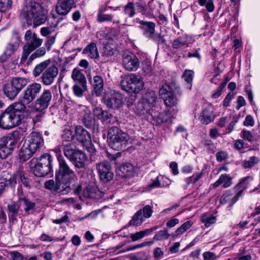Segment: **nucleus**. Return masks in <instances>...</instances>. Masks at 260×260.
Listing matches in <instances>:
<instances>
[{
	"instance_id": "43",
	"label": "nucleus",
	"mask_w": 260,
	"mask_h": 260,
	"mask_svg": "<svg viewBox=\"0 0 260 260\" xmlns=\"http://www.w3.org/2000/svg\"><path fill=\"white\" fill-rule=\"evenodd\" d=\"M164 101L165 104L170 107L176 106L178 102V99L174 92L164 99Z\"/></svg>"
},
{
	"instance_id": "2",
	"label": "nucleus",
	"mask_w": 260,
	"mask_h": 260,
	"mask_svg": "<svg viewBox=\"0 0 260 260\" xmlns=\"http://www.w3.org/2000/svg\"><path fill=\"white\" fill-rule=\"evenodd\" d=\"M55 153L59 162V168L55 173V181L49 180L45 183L46 189L56 192L63 191L65 185V161L63 159L62 154L65 155V145H59L55 149Z\"/></svg>"
},
{
	"instance_id": "41",
	"label": "nucleus",
	"mask_w": 260,
	"mask_h": 260,
	"mask_svg": "<svg viewBox=\"0 0 260 260\" xmlns=\"http://www.w3.org/2000/svg\"><path fill=\"white\" fill-rule=\"evenodd\" d=\"M173 92L172 87L167 84H162L159 90V94L163 100Z\"/></svg>"
},
{
	"instance_id": "21",
	"label": "nucleus",
	"mask_w": 260,
	"mask_h": 260,
	"mask_svg": "<svg viewBox=\"0 0 260 260\" xmlns=\"http://www.w3.org/2000/svg\"><path fill=\"white\" fill-rule=\"evenodd\" d=\"M241 196V191L237 192L234 194L232 191L229 190L226 191L221 197L220 202L222 204H228L229 207L232 206Z\"/></svg>"
},
{
	"instance_id": "22",
	"label": "nucleus",
	"mask_w": 260,
	"mask_h": 260,
	"mask_svg": "<svg viewBox=\"0 0 260 260\" xmlns=\"http://www.w3.org/2000/svg\"><path fill=\"white\" fill-rule=\"evenodd\" d=\"M88 79L93 88V92L96 95L99 96L102 95L104 90V81L102 77L96 75L92 78L90 75Z\"/></svg>"
},
{
	"instance_id": "26",
	"label": "nucleus",
	"mask_w": 260,
	"mask_h": 260,
	"mask_svg": "<svg viewBox=\"0 0 260 260\" xmlns=\"http://www.w3.org/2000/svg\"><path fill=\"white\" fill-rule=\"evenodd\" d=\"M18 45L17 43H9L6 47L4 53L0 56V63H3L8 61L10 56L17 50Z\"/></svg>"
},
{
	"instance_id": "52",
	"label": "nucleus",
	"mask_w": 260,
	"mask_h": 260,
	"mask_svg": "<svg viewBox=\"0 0 260 260\" xmlns=\"http://www.w3.org/2000/svg\"><path fill=\"white\" fill-rule=\"evenodd\" d=\"M258 162V158L255 156H252L249 159L245 161L243 166L244 168H248L253 167Z\"/></svg>"
},
{
	"instance_id": "51",
	"label": "nucleus",
	"mask_w": 260,
	"mask_h": 260,
	"mask_svg": "<svg viewBox=\"0 0 260 260\" xmlns=\"http://www.w3.org/2000/svg\"><path fill=\"white\" fill-rule=\"evenodd\" d=\"M56 11L59 15L65 14V0H58L56 6Z\"/></svg>"
},
{
	"instance_id": "58",
	"label": "nucleus",
	"mask_w": 260,
	"mask_h": 260,
	"mask_svg": "<svg viewBox=\"0 0 260 260\" xmlns=\"http://www.w3.org/2000/svg\"><path fill=\"white\" fill-rule=\"evenodd\" d=\"M150 39L152 40L158 44H163L166 43V40L164 36H162L161 34L155 33Z\"/></svg>"
},
{
	"instance_id": "29",
	"label": "nucleus",
	"mask_w": 260,
	"mask_h": 260,
	"mask_svg": "<svg viewBox=\"0 0 260 260\" xmlns=\"http://www.w3.org/2000/svg\"><path fill=\"white\" fill-rule=\"evenodd\" d=\"M233 184L232 178L226 174H221L218 179L213 184L214 187H217L222 184L224 188H228Z\"/></svg>"
},
{
	"instance_id": "5",
	"label": "nucleus",
	"mask_w": 260,
	"mask_h": 260,
	"mask_svg": "<svg viewBox=\"0 0 260 260\" xmlns=\"http://www.w3.org/2000/svg\"><path fill=\"white\" fill-rule=\"evenodd\" d=\"M50 63V60H46L37 65L33 71V74L36 77L43 73L42 81L46 85H51L58 73V69L54 65L47 68Z\"/></svg>"
},
{
	"instance_id": "19",
	"label": "nucleus",
	"mask_w": 260,
	"mask_h": 260,
	"mask_svg": "<svg viewBox=\"0 0 260 260\" xmlns=\"http://www.w3.org/2000/svg\"><path fill=\"white\" fill-rule=\"evenodd\" d=\"M52 99V94L50 90H45L40 97L35 102V108L36 111H41L46 109Z\"/></svg>"
},
{
	"instance_id": "45",
	"label": "nucleus",
	"mask_w": 260,
	"mask_h": 260,
	"mask_svg": "<svg viewBox=\"0 0 260 260\" xmlns=\"http://www.w3.org/2000/svg\"><path fill=\"white\" fill-rule=\"evenodd\" d=\"M170 235L168 233V230L165 229L157 232L153 237V240L156 241L166 240L169 239Z\"/></svg>"
},
{
	"instance_id": "17",
	"label": "nucleus",
	"mask_w": 260,
	"mask_h": 260,
	"mask_svg": "<svg viewBox=\"0 0 260 260\" xmlns=\"http://www.w3.org/2000/svg\"><path fill=\"white\" fill-rule=\"evenodd\" d=\"M25 143L36 152L40 151L44 144L42 135L36 132H32L25 140Z\"/></svg>"
},
{
	"instance_id": "49",
	"label": "nucleus",
	"mask_w": 260,
	"mask_h": 260,
	"mask_svg": "<svg viewBox=\"0 0 260 260\" xmlns=\"http://www.w3.org/2000/svg\"><path fill=\"white\" fill-rule=\"evenodd\" d=\"M12 0H0V11L6 12L12 8Z\"/></svg>"
},
{
	"instance_id": "42",
	"label": "nucleus",
	"mask_w": 260,
	"mask_h": 260,
	"mask_svg": "<svg viewBox=\"0 0 260 260\" xmlns=\"http://www.w3.org/2000/svg\"><path fill=\"white\" fill-rule=\"evenodd\" d=\"M84 125L88 128H92L94 125V120L89 111H86L82 119Z\"/></svg>"
},
{
	"instance_id": "59",
	"label": "nucleus",
	"mask_w": 260,
	"mask_h": 260,
	"mask_svg": "<svg viewBox=\"0 0 260 260\" xmlns=\"http://www.w3.org/2000/svg\"><path fill=\"white\" fill-rule=\"evenodd\" d=\"M73 89L75 95L80 98L83 96V91L86 90H84L80 85V86L75 85L73 86Z\"/></svg>"
},
{
	"instance_id": "28",
	"label": "nucleus",
	"mask_w": 260,
	"mask_h": 260,
	"mask_svg": "<svg viewBox=\"0 0 260 260\" xmlns=\"http://www.w3.org/2000/svg\"><path fill=\"white\" fill-rule=\"evenodd\" d=\"M118 174L122 177H131L133 176L134 169L130 163H125L120 166Z\"/></svg>"
},
{
	"instance_id": "23",
	"label": "nucleus",
	"mask_w": 260,
	"mask_h": 260,
	"mask_svg": "<svg viewBox=\"0 0 260 260\" xmlns=\"http://www.w3.org/2000/svg\"><path fill=\"white\" fill-rule=\"evenodd\" d=\"M139 27L143 30V35L150 39L155 34V24L151 21H141Z\"/></svg>"
},
{
	"instance_id": "4",
	"label": "nucleus",
	"mask_w": 260,
	"mask_h": 260,
	"mask_svg": "<svg viewBox=\"0 0 260 260\" xmlns=\"http://www.w3.org/2000/svg\"><path fill=\"white\" fill-rule=\"evenodd\" d=\"M52 158L51 155L45 153L39 159H32L30 161V167L35 176L44 177L49 174H52Z\"/></svg>"
},
{
	"instance_id": "33",
	"label": "nucleus",
	"mask_w": 260,
	"mask_h": 260,
	"mask_svg": "<svg viewBox=\"0 0 260 260\" xmlns=\"http://www.w3.org/2000/svg\"><path fill=\"white\" fill-rule=\"evenodd\" d=\"M72 78L77 80L84 90H87L86 80L84 76L77 69H74L72 73Z\"/></svg>"
},
{
	"instance_id": "14",
	"label": "nucleus",
	"mask_w": 260,
	"mask_h": 260,
	"mask_svg": "<svg viewBox=\"0 0 260 260\" xmlns=\"http://www.w3.org/2000/svg\"><path fill=\"white\" fill-rule=\"evenodd\" d=\"M96 169L101 180L105 182L111 180L113 177L111 165L107 161L96 164Z\"/></svg>"
},
{
	"instance_id": "31",
	"label": "nucleus",
	"mask_w": 260,
	"mask_h": 260,
	"mask_svg": "<svg viewBox=\"0 0 260 260\" xmlns=\"http://www.w3.org/2000/svg\"><path fill=\"white\" fill-rule=\"evenodd\" d=\"M8 210L9 211V217L10 222H13L16 219V217L18 215L20 205L13 202L8 204Z\"/></svg>"
},
{
	"instance_id": "46",
	"label": "nucleus",
	"mask_w": 260,
	"mask_h": 260,
	"mask_svg": "<svg viewBox=\"0 0 260 260\" xmlns=\"http://www.w3.org/2000/svg\"><path fill=\"white\" fill-rule=\"evenodd\" d=\"M192 225L191 221H187L184 222L181 226L177 229L175 232V235L177 236H180L183 234L186 230L189 229Z\"/></svg>"
},
{
	"instance_id": "63",
	"label": "nucleus",
	"mask_w": 260,
	"mask_h": 260,
	"mask_svg": "<svg viewBox=\"0 0 260 260\" xmlns=\"http://www.w3.org/2000/svg\"><path fill=\"white\" fill-rule=\"evenodd\" d=\"M151 63L149 61H145L142 63V70L146 74L149 73L151 71Z\"/></svg>"
},
{
	"instance_id": "6",
	"label": "nucleus",
	"mask_w": 260,
	"mask_h": 260,
	"mask_svg": "<svg viewBox=\"0 0 260 260\" xmlns=\"http://www.w3.org/2000/svg\"><path fill=\"white\" fill-rule=\"evenodd\" d=\"M129 140L128 135L117 126L110 127L108 133L109 145L116 150L125 148L126 142Z\"/></svg>"
},
{
	"instance_id": "34",
	"label": "nucleus",
	"mask_w": 260,
	"mask_h": 260,
	"mask_svg": "<svg viewBox=\"0 0 260 260\" xmlns=\"http://www.w3.org/2000/svg\"><path fill=\"white\" fill-rule=\"evenodd\" d=\"M214 118L212 112L207 109L203 110L200 116L201 122L204 124H208L213 121Z\"/></svg>"
},
{
	"instance_id": "56",
	"label": "nucleus",
	"mask_w": 260,
	"mask_h": 260,
	"mask_svg": "<svg viewBox=\"0 0 260 260\" xmlns=\"http://www.w3.org/2000/svg\"><path fill=\"white\" fill-rule=\"evenodd\" d=\"M112 19L113 16L110 14H104L100 13L98 15V21L99 22L111 21Z\"/></svg>"
},
{
	"instance_id": "27",
	"label": "nucleus",
	"mask_w": 260,
	"mask_h": 260,
	"mask_svg": "<svg viewBox=\"0 0 260 260\" xmlns=\"http://www.w3.org/2000/svg\"><path fill=\"white\" fill-rule=\"evenodd\" d=\"M84 196L92 199H99L102 198L101 192L95 186L88 185L83 191Z\"/></svg>"
},
{
	"instance_id": "10",
	"label": "nucleus",
	"mask_w": 260,
	"mask_h": 260,
	"mask_svg": "<svg viewBox=\"0 0 260 260\" xmlns=\"http://www.w3.org/2000/svg\"><path fill=\"white\" fill-rule=\"evenodd\" d=\"M157 97L155 92L150 91L146 93L145 102L139 103L137 106V112L140 115H144L150 112V108L155 107Z\"/></svg>"
},
{
	"instance_id": "9",
	"label": "nucleus",
	"mask_w": 260,
	"mask_h": 260,
	"mask_svg": "<svg viewBox=\"0 0 260 260\" xmlns=\"http://www.w3.org/2000/svg\"><path fill=\"white\" fill-rule=\"evenodd\" d=\"M66 157L78 168H84L88 159L84 152L71 147L69 144H66Z\"/></svg>"
},
{
	"instance_id": "7",
	"label": "nucleus",
	"mask_w": 260,
	"mask_h": 260,
	"mask_svg": "<svg viewBox=\"0 0 260 260\" xmlns=\"http://www.w3.org/2000/svg\"><path fill=\"white\" fill-rule=\"evenodd\" d=\"M121 85L122 89L127 92L137 94L143 89L144 83L140 76L130 74L121 80Z\"/></svg>"
},
{
	"instance_id": "8",
	"label": "nucleus",
	"mask_w": 260,
	"mask_h": 260,
	"mask_svg": "<svg viewBox=\"0 0 260 260\" xmlns=\"http://www.w3.org/2000/svg\"><path fill=\"white\" fill-rule=\"evenodd\" d=\"M27 83V79L25 78H13L10 81L4 85V93L10 100H14Z\"/></svg>"
},
{
	"instance_id": "15",
	"label": "nucleus",
	"mask_w": 260,
	"mask_h": 260,
	"mask_svg": "<svg viewBox=\"0 0 260 260\" xmlns=\"http://www.w3.org/2000/svg\"><path fill=\"white\" fill-rule=\"evenodd\" d=\"M104 103L108 108L117 109L122 107L123 104L122 95L114 91L110 95L105 96Z\"/></svg>"
},
{
	"instance_id": "48",
	"label": "nucleus",
	"mask_w": 260,
	"mask_h": 260,
	"mask_svg": "<svg viewBox=\"0 0 260 260\" xmlns=\"http://www.w3.org/2000/svg\"><path fill=\"white\" fill-rule=\"evenodd\" d=\"M19 201L23 202V205L25 206L24 211L26 213H28L29 210L33 209L35 207V203L30 202L25 198H19Z\"/></svg>"
},
{
	"instance_id": "47",
	"label": "nucleus",
	"mask_w": 260,
	"mask_h": 260,
	"mask_svg": "<svg viewBox=\"0 0 260 260\" xmlns=\"http://www.w3.org/2000/svg\"><path fill=\"white\" fill-rule=\"evenodd\" d=\"M16 184V178L14 176L11 177L9 180L6 181L5 182H0V196L5 189L6 187L10 185L11 187L14 186Z\"/></svg>"
},
{
	"instance_id": "18",
	"label": "nucleus",
	"mask_w": 260,
	"mask_h": 260,
	"mask_svg": "<svg viewBox=\"0 0 260 260\" xmlns=\"http://www.w3.org/2000/svg\"><path fill=\"white\" fill-rule=\"evenodd\" d=\"M122 66L128 71H136L139 67L140 61L134 54L124 55L122 59Z\"/></svg>"
},
{
	"instance_id": "16",
	"label": "nucleus",
	"mask_w": 260,
	"mask_h": 260,
	"mask_svg": "<svg viewBox=\"0 0 260 260\" xmlns=\"http://www.w3.org/2000/svg\"><path fill=\"white\" fill-rule=\"evenodd\" d=\"M42 43V40L38 38L37 35L34 34L31 40L28 41L23 46L21 62H24L27 59L29 54L40 46Z\"/></svg>"
},
{
	"instance_id": "20",
	"label": "nucleus",
	"mask_w": 260,
	"mask_h": 260,
	"mask_svg": "<svg viewBox=\"0 0 260 260\" xmlns=\"http://www.w3.org/2000/svg\"><path fill=\"white\" fill-rule=\"evenodd\" d=\"M94 115L99 119L109 124H115L117 122V118L113 116L106 110H103L100 107H96L93 111Z\"/></svg>"
},
{
	"instance_id": "40",
	"label": "nucleus",
	"mask_w": 260,
	"mask_h": 260,
	"mask_svg": "<svg viewBox=\"0 0 260 260\" xmlns=\"http://www.w3.org/2000/svg\"><path fill=\"white\" fill-rule=\"evenodd\" d=\"M252 180V178L250 177H246L241 181L234 188V189L238 191V192L241 191V194L243 191L246 189L248 185L249 182Z\"/></svg>"
},
{
	"instance_id": "50",
	"label": "nucleus",
	"mask_w": 260,
	"mask_h": 260,
	"mask_svg": "<svg viewBox=\"0 0 260 260\" xmlns=\"http://www.w3.org/2000/svg\"><path fill=\"white\" fill-rule=\"evenodd\" d=\"M124 13L129 17H133L135 14L134 2H129L124 7Z\"/></svg>"
},
{
	"instance_id": "38",
	"label": "nucleus",
	"mask_w": 260,
	"mask_h": 260,
	"mask_svg": "<svg viewBox=\"0 0 260 260\" xmlns=\"http://www.w3.org/2000/svg\"><path fill=\"white\" fill-rule=\"evenodd\" d=\"M144 220L142 215V210H140L134 214L128 224L129 225L138 226L141 225Z\"/></svg>"
},
{
	"instance_id": "36",
	"label": "nucleus",
	"mask_w": 260,
	"mask_h": 260,
	"mask_svg": "<svg viewBox=\"0 0 260 260\" xmlns=\"http://www.w3.org/2000/svg\"><path fill=\"white\" fill-rule=\"evenodd\" d=\"M4 141L2 139H0V157L2 159H5L13 151V150H10V146L8 144H3Z\"/></svg>"
},
{
	"instance_id": "64",
	"label": "nucleus",
	"mask_w": 260,
	"mask_h": 260,
	"mask_svg": "<svg viewBox=\"0 0 260 260\" xmlns=\"http://www.w3.org/2000/svg\"><path fill=\"white\" fill-rule=\"evenodd\" d=\"M204 260H214L216 259V255L214 252L210 251L205 252L203 254Z\"/></svg>"
},
{
	"instance_id": "44",
	"label": "nucleus",
	"mask_w": 260,
	"mask_h": 260,
	"mask_svg": "<svg viewBox=\"0 0 260 260\" xmlns=\"http://www.w3.org/2000/svg\"><path fill=\"white\" fill-rule=\"evenodd\" d=\"M168 182L166 183V184L164 183H161L160 182L159 177L157 176L155 179L152 180L151 182L149 184L148 186V189L151 190L153 188L156 187H164L166 186L169 185L170 184V181L169 180H167Z\"/></svg>"
},
{
	"instance_id": "24",
	"label": "nucleus",
	"mask_w": 260,
	"mask_h": 260,
	"mask_svg": "<svg viewBox=\"0 0 260 260\" xmlns=\"http://www.w3.org/2000/svg\"><path fill=\"white\" fill-rule=\"evenodd\" d=\"M19 138V133L17 131H14L7 136L3 137L2 139L4 141V144H8V146H10V150H14L16 147Z\"/></svg>"
},
{
	"instance_id": "13",
	"label": "nucleus",
	"mask_w": 260,
	"mask_h": 260,
	"mask_svg": "<svg viewBox=\"0 0 260 260\" xmlns=\"http://www.w3.org/2000/svg\"><path fill=\"white\" fill-rule=\"evenodd\" d=\"M66 192L73 191L75 194L80 193L81 186L77 183V177L66 165Z\"/></svg>"
},
{
	"instance_id": "30",
	"label": "nucleus",
	"mask_w": 260,
	"mask_h": 260,
	"mask_svg": "<svg viewBox=\"0 0 260 260\" xmlns=\"http://www.w3.org/2000/svg\"><path fill=\"white\" fill-rule=\"evenodd\" d=\"M83 53L91 58H96L99 56L96 45L91 43L83 50Z\"/></svg>"
},
{
	"instance_id": "25",
	"label": "nucleus",
	"mask_w": 260,
	"mask_h": 260,
	"mask_svg": "<svg viewBox=\"0 0 260 260\" xmlns=\"http://www.w3.org/2000/svg\"><path fill=\"white\" fill-rule=\"evenodd\" d=\"M36 152H37L24 142L19 151V158L21 161L24 162L29 159Z\"/></svg>"
},
{
	"instance_id": "37",
	"label": "nucleus",
	"mask_w": 260,
	"mask_h": 260,
	"mask_svg": "<svg viewBox=\"0 0 260 260\" xmlns=\"http://www.w3.org/2000/svg\"><path fill=\"white\" fill-rule=\"evenodd\" d=\"M182 77L185 82L186 88L191 90L193 77V72L191 70H186L183 73Z\"/></svg>"
},
{
	"instance_id": "55",
	"label": "nucleus",
	"mask_w": 260,
	"mask_h": 260,
	"mask_svg": "<svg viewBox=\"0 0 260 260\" xmlns=\"http://www.w3.org/2000/svg\"><path fill=\"white\" fill-rule=\"evenodd\" d=\"M114 52V49L109 45H106L103 47V55L105 56L108 57L113 55Z\"/></svg>"
},
{
	"instance_id": "60",
	"label": "nucleus",
	"mask_w": 260,
	"mask_h": 260,
	"mask_svg": "<svg viewBox=\"0 0 260 260\" xmlns=\"http://www.w3.org/2000/svg\"><path fill=\"white\" fill-rule=\"evenodd\" d=\"M146 232V231H140L139 232H137L135 234H132L131 238H132L133 241H137L143 238L145 236Z\"/></svg>"
},
{
	"instance_id": "57",
	"label": "nucleus",
	"mask_w": 260,
	"mask_h": 260,
	"mask_svg": "<svg viewBox=\"0 0 260 260\" xmlns=\"http://www.w3.org/2000/svg\"><path fill=\"white\" fill-rule=\"evenodd\" d=\"M153 213L152 207L150 205H146L143 209V216L144 218H149Z\"/></svg>"
},
{
	"instance_id": "61",
	"label": "nucleus",
	"mask_w": 260,
	"mask_h": 260,
	"mask_svg": "<svg viewBox=\"0 0 260 260\" xmlns=\"http://www.w3.org/2000/svg\"><path fill=\"white\" fill-rule=\"evenodd\" d=\"M10 255L13 260H26L25 256H24L21 253L18 251L10 252Z\"/></svg>"
},
{
	"instance_id": "1",
	"label": "nucleus",
	"mask_w": 260,
	"mask_h": 260,
	"mask_svg": "<svg viewBox=\"0 0 260 260\" xmlns=\"http://www.w3.org/2000/svg\"><path fill=\"white\" fill-rule=\"evenodd\" d=\"M26 118V106L15 102L1 113L0 127L11 129L24 122Z\"/></svg>"
},
{
	"instance_id": "11",
	"label": "nucleus",
	"mask_w": 260,
	"mask_h": 260,
	"mask_svg": "<svg viewBox=\"0 0 260 260\" xmlns=\"http://www.w3.org/2000/svg\"><path fill=\"white\" fill-rule=\"evenodd\" d=\"M42 86L40 84L33 83L29 85L23 93V96L21 102H18L23 106L30 104L39 94Z\"/></svg>"
},
{
	"instance_id": "32",
	"label": "nucleus",
	"mask_w": 260,
	"mask_h": 260,
	"mask_svg": "<svg viewBox=\"0 0 260 260\" xmlns=\"http://www.w3.org/2000/svg\"><path fill=\"white\" fill-rule=\"evenodd\" d=\"M188 37L187 35H183L175 39L172 43V48L175 49L183 48L188 47L187 42Z\"/></svg>"
},
{
	"instance_id": "39",
	"label": "nucleus",
	"mask_w": 260,
	"mask_h": 260,
	"mask_svg": "<svg viewBox=\"0 0 260 260\" xmlns=\"http://www.w3.org/2000/svg\"><path fill=\"white\" fill-rule=\"evenodd\" d=\"M62 19V17H59L56 20L54 19V22H52V25H50L49 26L43 27L41 29V34L43 36H47L50 34L52 32L54 31V28L57 26L58 24L59 20Z\"/></svg>"
},
{
	"instance_id": "35",
	"label": "nucleus",
	"mask_w": 260,
	"mask_h": 260,
	"mask_svg": "<svg viewBox=\"0 0 260 260\" xmlns=\"http://www.w3.org/2000/svg\"><path fill=\"white\" fill-rule=\"evenodd\" d=\"M216 216L211 214L205 213L201 217V221L204 224L205 228H208L215 223Z\"/></svg>"
},
{
	"instance_id": "62",
	"label": "nucleus",
	"mask_w": 260,
	"mask_h": 260,
	"mask_svg": "<svg viewBox=\"0 0 260 260\" xmlns=\"http://www.w3.org/2000/svg\"><path fill=\"white\" fill-rule=\"evenodd\" d=\"M216 157L218 161L221 162L228 157V154L225 151H221L216 153Z\"/></svg>"
},
{
	"instance_id": "54",
	"label": "nucleus",
	"mask_w": 260,
	"mask_h": 260,
	"mask_svg": "<svg viewBox=\"0 0 260 260\" xmlns=\"http://www.w3.org/2000/svg\"><path fill=\"white\" fill-rule=\"evenodd\" d=\"M153 243V241L144 242H143V243H141L140 244H138V245H137L136 246H132V247H129L128 248H126L125 249H123L122 251H121L120 252H126V251H129V250H134V249H136L137 248H141V247H143L146 246L147 245H151Z\"/></svg>"
},
{
	"instance_id": "3",
	"label": "nucleus",
	"mask_w": 260,
	"mask_h": 260,
	"mask_svg": "<svg viewBox=\"0 0 260 260\" xmlns=\"http://www.w3.org/2000/svg\"><path fill=\"white\" fill-rule=\"evenodd\" d=\"M47 11L42 6L36 2H30L28 7L24 8L20 14L21 17L25 19L28 25L33 23L35 27L44 23L47 18Z\"/></svg>"
},
{
	"instance_id": "12",
	"label": "nucleus",
	"mask_w": 260,
	"mask_h": 260,
	"mask_svg": "<svg viewBox=\"0 0 260 260\" xmlns=\"http://www.w3.org/2000/svg\"><path fill=\"white\" fill-rule=\"evenodd\" d=\"M75 138L84 144L87 151L90 153H94L95 149L91 143L90 134L81 126H77L75 128Z\"/></svg>"
},
{
	"instance_id": "53",
	"label": "nucleus",
	"mask_w": 260,
	"mask_h": 260,
	"mask_svg": "<svg viewBox=\"0 0 260 260\" xmlns=\"http://www.w3.org/2000/svg\"><path fill=\"white\" fill-rule=\"evenodd\" d=\"M46 53V49L44 47H41L36 50L32 53L29 57V60L31 61L37 57H39L45 55Z\"/></svg>"
}]
</instances>
